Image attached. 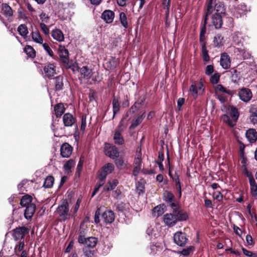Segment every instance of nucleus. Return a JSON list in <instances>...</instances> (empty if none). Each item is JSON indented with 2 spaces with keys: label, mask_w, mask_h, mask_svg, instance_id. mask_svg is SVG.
<instances>
[{
  "label": "nucleus",
  "mask_w": 257,
  "mask_h": 257,
  "mask_svg": "<svg viewBox=\"0 0 257 257\" xmlns=\"http://www.w3.org/2000/svg\"><path fill=\"white\" fill-rule=\"evenodd\" d=\"M213 2L214 0H210L208 4L207 12L205 17V23L211 14H215L222 15L225 13V9L223 3H218L215 4L213 8Z\"/></svg>",
  "instance_id": "f257e3e1"
},
{
  "label": "nucleus",
  "mask_w": 257,
  "mask_h": 257,
  "mask_svg": "<svg viewBox=\"0 0 257 257\" xmlns=\"http://www.w3.org/2000/svg\"><path fill=\"white\" fill-rule=\"evenodd\" d=\"M57 212L61 221L68 220L71 216V214L69 212L68 203L66 201H63L58 207Z\"/></svg>",
  "instance_id": "f03ea898"
},
{
  "label": "nucleus",
  "mask_w": 257,
  "mask_h": 257,
  "mask_svg": "<svg viewBox=\"0 0 257 257\" xmlns=\"http://www.w3.org/2000/svg\"><path fill=\"white\" fill-rule=\"evenodd\" d=\"M114 170L113 164L108 163L103 166L99 171L98 179L105 182L106 176L111 173Z\"/></svg>",
  "instance_id": "7ed1b4c3"
},
{
  "label": "nucleus",
  "mask_w": 257,
  "mask_h": 257,
  "mask_svg": "<svg viewBox=\"0 0 257 257\" xmlns=\"http://www.w3.org/2000/svg\"><path fill=\"white\" fill-rule=\"evenodd\" d=\"M104 152L105 155L112 159H114L119 156L118 149L114 146L108 143L104 144Z\"/></svg>",
  "instance_id": "20e7f679"
},
{
  "label": "nucleus",
  "mask_w": 257,
  "mask_h": 257,
  "mask_svg": "<svg viewBox=\"0 0 257 257\" xmlns=\"http://www.w3.org/2000/svg\"><path fill=\"white\" fill-rule=\"evenodd\" d=\"M141 156V150H140L139 152H137L134 159L133 174L136 177L138 176L141 170L142 164Z\"/></svg>",
  "instance_id": "39448f33"
},
{
  "label": "nucleus",
  "mask_w": 257,
  "mask_h": 257,
  "mask_svg": "<svg viewBox=\"0 0 257 257\" xmlns=\"http://www.w3.org/2000/svg\"><path fill=\"white\" fill-rule=\"evenodd\" d=\"M28 232L29 229L25 226L17 227L13 230V236L15 240H21Z\"/></svg>",
  "instance_id": "423d86ee"
},
{
  "label": "nucleus",
  "mask_w": 257,
  "mask_h": 257,
  "mask_svg": "<svg viewBox=\"0 0 257 257\" xmlns=\"http://www.w3.org/2000/svg\"><path fill=\"white\" fill-rule=\"evenodd\" d=\"M203 85L201 82L193 83L190 87V92L194 98H197L199 94L202 93L203 91Z\"/></svg>",
  "instance_id": "0eeeda50"
},
{
  "label": "nucleus",
  "mask_w": 257,
  "mask_h": 257,
  "mask_svg": "<svg viewBox=\"0 0 257 257\" xmlns=\"http://www.w3.org/2000/svg\"><path fill=\"white\" fill-rule=\"evenodd\" d=\"M187 240L186 234L182 232H177L174 235V241L179 246H184Z\"/></svg>",
  "instance_id": "6e6552de"
},
{
  "label": "nucleus",
  "mask_w": 257,
  "mask_h": 257,
  "mask_svg": "<svg viewBox=\"0 0 257 257\" xmlns=\"http://www.w3.org/2000/svg\"><path fill=\"white\" fill-rule=\"evenodd\" d=\"M239 98L244 102H248L252 97V94L250 89L246 88L241 89L238 92Z\"/></svg>",
  "instance_id": "1a4fd4ad"
},
{
  "label": "nucleus",
  "mask_w": 257,
  "mask_h": 257,
  "mask_svg": "<svg viewBox=\"0 0 257 257\" xmlns=\"http://www.w3.org/2000/svg\"><path fill=\"white\" fill-rule=\"evenodd\" d=\"M72 147L68 143L63 144L60 148L61 155L63 158H68L72 152Z\"/></svg>",
  "instance_id": "9d476101"
},
{
  "label": "nucleus",
  "mask_w": 257,
  "mask_h": 257,
  "mask_svg": "<svg viewBox=\"0 0 257 257\" xmlns=\"http://www.w3.org/2000/svg\"><path fill=\"white\" fill-rule=\"evenodd\" d=\"M164 221L167 225L172 226L177 223V218L174 213L166 214L164 216Z\"/></svg>",
  "instance_id": "9b49d317"
},
{
  "label": "nucleus",
  "mask_w": 257,
  "mask_h": 257,
  "mask_svg": "<svg viewBox=\"0 0 257 257\" xmlns=\"http://www.w3.org/2000/svg\"><path fill=\"white\" fill-rule=\"evenodd\" d=\"M220 64L224 69H227L230 67L231 61L229 55L227 53H223L221 55Z\"/></svg>",
  "instance_id": "f8f14e48"
},
{
  "label": "nucleus",
  "mask_w": 257,
  "mask_h": 257,
  "mask_svg": "<svg viewBox=\"0 0 257 257\" xmlns=\"http://www.w3.org/2000/svg\"><path fill=\"white\" fill-rule=\"evenodd\" d=\"M114 18V13L110 10H105L101 15V18L108 24L111 23Z\"/></svg>",
  "instance_id": "ddd939ff"
},
{
  "label": "nucleus",
  "mask_w": 257,
  "mask_h": 257,
  "mask_svg": "<svg viewBox=\"0 0 257 257\" xmlns=\"http://www.w3.org/2000/svg\"><path fill=\"white\" fill-rule=\"evenodd\" d=\"M79 72H80L81 77L85 79H89L92 75L91 69H89L86 66H83L82 68H79Z\"/></svg>",
  "instance_id": "4468645a"
},
{
  "label": "nucleus",
  "mask_w": 257,
  "mask_h": 257,
  "mask_svg": "<svg viewBox=\"0 0 257 257\" xmlns=\"http://www.w3.org/2000/svg\"><path fill=\"white\" fill-rule=\"evenodd\" d=\"M59 55L64 63H67L68 61L69 52L67 49H65V47L60 45L59 47Z\"/></svg>",
  "instance_id": "2eb2a0df"
},
{
  "label": "nucleus",
  "mask_w": 257,
  "mask_h": 257,
  "mask_svg": "<svg viewBox=\"0 0 257 257\" xmlns=\"http://www.w3.org/2000/svg\"><path fill=\"white\" fill-rule=\"evenodd\" d=\"M102 219L106 223H111L114 220V214L111 210H106L102 215Z\"/></svg>",
  "instance_id": "dca6fc26"
},
{
  "label": "nucleus",
  "mask_w": 257,
  "mask_h": 257,
  "mask_svg": "<svg viewBox=\"0 0 257 257\" xmlns=\"http://www.w3.org/2000/svg\"><path fill=\"white\" fill-rule=\"evenodd\" d=\"M26 207V208L24 212V216L27 219H30L32 218L35 212L36 205L34 204H30V205Z\"/></svg>",
  "instance_id": "f3484780"
},
{
  "label": "nucleus",
  "mask_w": 257,
  "mask_h": 257,
  "mask_svg": "<svg viewBox=\"0 0 257 257\" xmlns=\"http://www.w3.org/2000/svg\"><path fill=\"white\" fill-rule=\"evenodd\" d=\"M212 23L216 29L221 28L222 25V15L215 14H211Z\"/></svg>",
  "instance_id": "a211bd4d"
},
{
  "label": "nucleus",
  "mask_w": 257,
  "mask_h": 257,
  "mask_svg": "<svg viewBox=\"0 0 257 257\" xmlns=\"http://www.w3.org/2000/svg\"><path fill=\"white\" fill-rule=\"evenodd\" d=\"M51 36L55 40L61 42L64 40V36L63 32L58 29L53 30L51 32Z\"/></svg>",
  "instance_id": "6ab92c4d"
},
{
  "label": "nucleus",
  "mask_w": 257,
  "mask_h": 257,
  "mask_svg": "<svg viewBox=\"0 0 257 257\" xmlns=\"http://www.w3.org/2000/svg\"><path fill=\"white\" fill-rule=\"evenodd\" d=\"M2 10L3 15L6 17L10 18L13 16V11L8 4L6 3L3 4L2 5Z\"/></svg>",
  "instance_id": "aec40b11"
},
{
  "label": "nucleus",
  "mask_w": 257,
  "mask_h": 257,
  "mask_svg": "<svg viewBox=\"0 0 257 257\" xmlns=\"http://www.w3.org/2000/svg\"><path fill=\"white\" fill-rule=\"evenodd\" d=\"M249 119L250 122L253 124L257 123V105H251L249 110Z\"/></svg>",
  "instance_id": "412c9836"
},
{
  "label": "nucleus",
  "mask_w": 257,
  "mask_h": 257,
  "mask_svg": "<svg viewBox=\"0 0 257 257\" xmlns=\"http://www.w3.org/2000/svg\"><path fill=\"white\" fill-rule=\"evenodd\" d=\"M63 121L65 126H71L75 122V118L70 113H65L63 117Z\"/></svg>",
  "instance_id": "4be33fe9"
},
{
  "label": "nucleus",
  "mask_w": 257,
  "mask_h": 257,
  "mask_svg": "<svg viewBox=\"0 0 257 257\" xmlns=\"http://www.w3.org/2000/svg\"><path fill=\"white\" fill-rule=\"evenodd\" d=\"M45 76L48 78H50L55 74V67L52 64H49L45 66L44 68Z\"/></svg>",
  "instance_id": "5701e85b"
},
{
  "label": "nucleus",
  "mask_w": 257,
  "mask_h": 257,
  "mask_svg": "<svg viewBox=\"0 0 257 257\" xmlns=\"http://www.w3.org/2000/svg\"><path fill=\"white\" fill-rule=\"evenodd\" d=\"M246 137L250 143L255 142L257 140V132L254 129L248 130L245 134Z\"/></svg>",
  "instance_id": "b1692460"
},
{
  "label": "nucleus",
  "mask_w": 257,
  "mask_h": 257,
  "mask_svg": "<svg viewBox=\"0 0 257 257\" xmlns=\"http://www.w3.org/2000/svg\"><path fill=\"white\" fill-rule=\"evenodd\" d=\"M98 239L94 237H89L84 239L85 247L92 248L97 244Z\"/></svg>",
  "instance_id": "393cba45"
},
{
  "label": "nucleus",
  "mask_w": 257,
  "mask_h": 257,
  "mask_svg": "<svg viewBox=\"0 0 257 257\" xmlns=\"http://www.w3.org/2000/svg\"><path fill=\"white\" fill-rule=\"evenodd\" d=\"M130 209V205L127 203H121L116 206V210L119 213L125 214Z\"/></svg>",
  "instance_id": "a878e982"
},
{
  "label": "nucleus",
  "mask_w": 257,
  "mask_h": 257,
  "mask_svg": "<svg viewBox=\"0 0 257 257\" xmlns=\"http://www.w3.org/2000/svg\"><path fill=\"white\" fill-rule=\"evenodd\" d=\"M236 15H234L236 18L241 17L242 15L244 14L245 12L247 11V7L244 4L239 5L235 9Z\"/></svg>",
  "instance_id": "bb28decb"
},
{
  "label": "nucleus",
  "mask_w": 257,
  "mask_h": 257,
  "mask_svg": "<svg viewBox=\"0 0 257 257\" xmlns=\"http://www.w3.org/2000/svg\"><path fill=\"white\" fill-rule=\"evenodd\" d=\"M33 198L31 196L29 195H26L22 197L21 199L20 204L23 207H27L32 203Z\"/></svg>",
  "instance_id": "cd10ccee"
},
{
  "label": "nucleus",
  "mask_w": 257,
  "mask_h": 257,
  "mask_svg": "<svg viewBox=\"0 0 257 257\" xmlns=\"http://www.w3.org/2000/svg\"><path fill=\"white\" fill-rule=\"evenodd\" d=\"M249 184L251 194L256 196L257 195V185L253 177H249Z\"/></svg>",
  "instance_id": "c85d7f7f"
},
{
  "label": "nucleus",
  "mask_w": 257,
  "mask_h": 257,
  "mask_svg": "<svg viewBox=\"0 0 257 257\" xmlns=\"http://www.w3.org/2000/svg\"><path fill=\"white\" fill-rule=\"evenodd\" d=\"M65 111V108L63 104L59 103L54 107L55 114L57 117L61 116Z\"/></svg>",
  "instance_id": "c756f323"
},
{
  "label": "nucleus",
  "mask_w": 257,
  "mask_h": 257,
  "mask_svg": "<svg viewBox=\"0 0 257 257\" xmlns=\"http://www.w3.org/2000/svg\"><path fill=\"white\" fill-rule=\"evenodd\" d=\"M175 216L177 217L178 221L185 220L188 218V215L186 212L182 210L176 211L175 213Z\"/></svg>",
  "instance_id": "7c9ffc66"
},
{
  "label": "nucleus",
  "mask_w": 257,
  "mask_h": 257,
  "mask_svg": "<svg viewBox=\"0 0 257 257\" xmlns=\"http://www.w3.org/2000/svg\"><path fill=\"white\" fill-rule=\"evenodd\" d=\"M112 104L113 113V117H114V115L119 111L120 109V105L119 103L118 99L116 97H114V98L112 100Z\"/></svg>",
  "instance_id": "2f4dec72"
},
{
  "label": "nucleus",
  "mask_w": 257,
  "mask_h": 257,
  "mask_svg": "<svg viewBox=\"0 0 257 257\" xmlns=\"http://www.w3.org/2000/svg\"><path fill=\"white\" fill-rule=\"evenodd\" d=\"M223 37L220 34L216 35L213 39V44L214 46L220 47L223 45Z\"/></svg>",
  "instance_id": "473e14b6"
},
{
  "label": "nucleus",
  "mask_w": 257,
  "mask_h": 257,
  "mask_svg": "<svg viewBox=\"0 0 257 257\" xmlns=\"http://www.w3.org/2000/svg\"><path fill=\"white\" fill-rule=\"evenodd\" d=\"M145 112H144L141 115L138 116L136 119L132 122L130 126V128H134L141 123L145 117Z\"/></svg>",
  "instance_id": "72a5a7b5"
},
{
  "label": "nucleus",
  "mask_w": 257,
  "mask_h": 257,
  "mask_svg": "<svg viewBox=\"0 0 257 257\" xmlns=\"http://www.w3.org/2000/svg\"><path fill=\"white\" fill-rule=\"evenodd\" d=\"M113 140L114 141V143L118 145H122L124 143V140L121 136L120 133L118 131H116L114 133Z\"/></svg>",
  "instance_id": "f704fd0d"
},
{
  "label": "nucleus",
  "mask_w": 257,
  "mask_h": 257,
  "mask_svg": "<svg viewBox=\"0 0 257 257\" xmlns=\"http://www.w3.org/2000/svg\"><path fill=\"white\" fill-rule=\"evenodd\" d=\"M55 86L57 90H60L62 89L63 82L62 76H59L55 79Z\"/></svg>",
  "instance_id": "c9c22d12"
},
{
  "label": "nucleus",
  "mask_w": 257,
  "mask_h": 257,
  "mask_svg": "<svg viewBox=\"0 0 257 257\" xmlns=\"http://www.w3.org/2000/svg\"><path fill=\"white\" fill-rule=\"evenodd\" d=\"M32 38L35 42L43 44V39L39 32H33L32 33Z\"/></svg>",
  "instance_id": "e433bc0d"
},
{
  "label": "nucleus",
  "mask_w": 257,
  "mask_h": 257,
  "mask_svg": "<svg viewBox=\"0 0 257 257\" xmlns=\"http://www.w3.org/2000/svg\"><path fill=\"white\" fill-rule=\"evenodd\" d=\"M18 31L22 37H26L28 34L27 27L24 24H21L18 27Z\"/></svg>",
  "instance_id": "4c0bfd02"
},
{
  "label": "nucleus",
  "mask_w": 257,
  "mask_h": 257,
  "mask_svg": "<svg viewBox=\"0 0 257 257\" xmlns=\"http://www.w3.org/2000/svg\"><path fill=\"white\" fill-rule=\"evenodd\" d=\"M119 20L122 26L126 29L128 28V23L127 21V17L126 15L123 12H121L119 14Z\"/></svg>",
  "instance_id": "58836bf2"
},
{
  "label": "nucleus",
  "mask_w": 257,
  "mask_h": 257,
  "mask_svg": "<svg viewBox=\"0 0 257 257\" xmlns=\"http://www.w3.org/2000/svg\"><path fill=\"white\" fill-rule=\"evenodd\" d=\"M54 181V179L52 176H48L45 179L43 186L45 188H51L53 185Z\"/></svg>",
  "instance_id": "ea45409f"
},
{
  "label": "nucleus",
  "mask_w": 257,
  "mask_h": 257,
  "mask_svg": "<svg viewBox=\"0 0 257 257\" xmlns=\"http://www.w3.org/2000/svg\"><path fill=\"white\" fill-rule=\"evenodd\" d=\"M170 3V0H163L162 3V4L164 7V9L166 10L165 16L166 18H168L169 16Z\"/></svg>",
  "instance_id": "a19ab883"
},
{
  "label": "nucleus",
  "mask_w": 257,
  "mask_h": 257,
  "mask_svg": "<svg viewBox=\"0 0 257 257\" xmlns=\"http://www.w3.org/2000/svg\"><path fill=\"white\" fill-rule=\"evenodd\" d=\"M222 119L223 121L226 122L230 126H233L236 122L233 119L232 120H231L229 116L226 114H224L222 116Z\"/></svg>",
  "instance_id": "79ce46f5"
},
{
  "label": "nucleus",
  "mask_w": 257,
  "mask_h": 257,
  "mask_svg": "<svg viewBox=\"0 0 257 257\" xmlns=\"http://www.w3.org/2000/svg\"><path fill=\"white\" fill-rule=\"evenodd\" d=\"M25 52L28 56L33 58L35 56V51L33 48L30 46H27L24 49Z\"/></svg>",
  "instance_id": "37998d69"
},
{
  "label": "nucleus",
  "mask_w": 257,
  "mask_h": 257,
  "mask_svg": "<svg viewBox=\"0 0 257 257\" xmlns=\"http://www.w3.org/2000/svg\"><path fill=\"white\" fill-rule=\"evenodd\" d=\"M202 56L204 61L207 62L209 60V56L208 54V51L206 49V46L204 44L201 47Z\"/></svg>",
  "instance_id": "c03bdc74"
},
{
  "label": "nucleus",
  "mask_w": 257,
  "mask_h": 257,
  "mask_svg": "<svg viewBox=\"0 0 257 257\" xmlns=\"http://www.w3.org/2000/svg\"><path fill=\"white\" fill-rule=\"evenodd\" d=\"M230 115L232 118L235 120L237 121L238 116H239V112L237 108L235 107H231L230 109Z\"/></svg>",
  "instance_id": "a18cd8bd"
},
{
  "label": "nucleus",
  "mask_w": 257,
  "mask_h": 257,
  "mask_svg": "<svg viewBox=\"0 0 257 257\" xmlns=\"http://www.w3.org/2000/svg\"><path fill=\"white\" fill-rule=\"evenodd\" d=\"M237 50L244 59H248L251 57V54L246 50L239 49H237Z\"/></svg>",
  "instance_id": "49530a36"
},
{
  "label": "nucleus",
  "mask_w": 257,
  "mask_h": 257,
  "mask_svg": "<svg viewBox=\"0 0 257 257\" xmlns=\"http://www.w3.org/2000/svg\"><path fill=\"white\" fill-rule=\"evenodd\" d=\"M194 250V247L193 246H189L186 248H184L180 252V253L184 256H187L190 254L191 252H192Z\"/></svg>",
  "instance_id": "de8ad7c7"
},
{
  "label": "nucleus",
  "mask_w": 257,
  "mask_h": 257,
  "mask_svg": "<svg viewBox=\"0 0 257 257\" xmlns=\"http://www.w3.org/2000/svg\"><path fill=\"white\" fill-rule=\"evenodd\" d=\"M118 181L116 179H114L112 180V182H109V186L108 187H105L104 188V191H109L110 190H112L115 188V187L117 186L118 184Z\"/></svg>",
  "instance_id": "09e8293b"
},
{
  "label": "nucleus",
  "mask_w": 257,
  "mask_h": 257,
  "mask_svg": "<svg viewBox=\"0 0 257 257\" xmlns=\"http://www.w3.org/2000/svg\"><path fill=\"white\" fill-rule=\"evenodd\" d=\"M164 198L165 200L168 203L173 201L174 200V195L168 191H166L164 194Z\"/></svg>",
  "instance_id": "8fccbe9b"
},
{
  "label": "nucleus",
  "mask_w": 257,
  "mask_h": 257,
  "mask_svg": "<svg viewBox=\"0 0 257 257\" xmlns=\"http://www.w3.org/2000/svg\"><path fill=\"white\" fill-rule=\"evenodd\" d=\"M164 213V209L161 206H157L153 209V214L155 216H159Z\"/></svg>",
  "instance_id": "3c124183"
},
{
  "label": "nucleus",
  "mask_w": 257,
  "mask_h": 257,
  "mask_svg": "<svg viewBox=\"0 0 257 257\" xmlns=\"http://www.w3.org/2000/svg\"><path fill=\"white\" fill-rule=\"evenodd\" d=\"M75 162L72 159H70L66 162V163L64 165V169L65 170L68 171H69L72 167L74 166Z\"/></svg>",
  "instance_id": "603ef678"
},
{
  "label": "nucleus",
  "mask_w": 257,
  "mask_h": 257,
  "mask_svg": "<svg viewBox=\"0 0 257 257\" xmlns=\"http://www.w3.org/2000/svg\"><path fill=\"white\" fill-rule=\"evenodd\" d=\"M115 164L116 167L119 169H122L125 168L126 166L124 161L122 158L116 160L115 161Z\"/></svg>",
  "instance_id": "864d4df0"
},
{
  "label": "nucleus",
  "mask_w": 257,
  "mask_h": 257,
  "mask_svg": "<svg viewBox=\"0 0 257 257\" xmlns=\"http://www.w3.org/2000/svg\"><path fill=\"white\" fill-rule=\"evenodd\" d=\"M137 192L139 194H141L144 192V186L142 181H138L136 184Z\"/></svg>",
  "instance_id": "5fc2aeb1"
},
{
  "label": "nucleus",
  "mask_w": 257,
  "mask_h": 257,
  "mask_svg": "<svg viewBox=\"0 0 257 257\" xmlns=\"http://www.w3.org/2000/svg\"><path fill=\"white\" fill-rule=\"evenodd\" d=\"M104 183L105 182L102 181L101 180H99L97 185L95 186L92 192L91 197H93L95 195V194L97 192L99 188L104 184Z\"/></svg>",
  "instance_id": "6e6d98bb"
},
{
  "label": "nucleus",
  "mask_w": 257,
  "mask_h": 257,
  "mask_svg": "<svg viewBox=\"0 0 257 257\" xmlns=\"http://www.w3.org/2000/svg\"><path fill=\"white\" fill-rule=\"evenodd\" d=\"M104 183L105 182L102 181L101 180H99L97 185L95 186L92 192L91 197H93L95 195V194L97 192L99 188L104 184Z\"/></svg>",
  "instance_id": "4d7b16f0"
},
{
  "label": "nucleus",
  "mask_w": 257,
  "mask_h": 257,
  "mask_svg": "<svg viewBox=\"0 0 257 257\" xmlns=\"http://www.w3.org/2000/svg\"><path fill=\"white\" fill-rule=\"evenodd\" d=\"M104 183L105 182L102 181L101 180H99L97 185L95 186L92 192L91 197H93L95 195V194L97 192L99 188L104 184Z\"/></svg>",
  "instance_id": "13d9d810"
},
{
  "label": "nucleus",
  "mask_w": 257,
  "mask_h": 257,
  "mask_svg": "<svg viewBox=\"0 0 257 257\" xmlns=\"http://www.w3.org/2000/svg\"><path fill=\"white\" fill-rule=\"evenodd\" d=\"M90 248H87V247H84L83 248V252L84 253V255L86 257H92L93 255V251L91 250Z\"/></svg>",
  "instance_id": "bf43d9fd"
},
{
  "label": "nucleus",
  "mask_w": 257,
  "mask_h": 257,
  "mask_svg": "<svg viewBox=\"0 0 257 257\" xmlns=\"http://www.w3.org/2000/svg\"><path fill=\"white\" fill-rule=\"evenodd\" d=\"M24 245H25V243H24V240H23V241L21 240L19 242V244L17 245L15 248V251L16 254H18V252H20L21 251H22L23 249Z\"/></svg>",
  "instance_id": "052dcab7"
},
{
  "label": "nucleus",
  "mask_w": 257,
  "mask_h": 257,
  "mask_svg": "<svg viewBox=\"0 0 257 257\" xmlns=\"http://www.w3.org/2000/svg\"><path fill=\"white\" fill-rule=\"evenodd\" d=\"M43 44V47L44 50L47 52V54L50 56L53 57V52L52 49L49 47V45L47 43H44Z\"/></svg>",
  "instance_id": "680f3d73"
},
{
  "label": "nucleus",
  "mask_w": 257,
  "mask_h": 257,
  "mask_svg": "<svg viewBox=\"0 0 257 257\" xmlns=\"http://www.w3.org/2000/svg\"><path fill=\"white\" fill-rule=\"evenodd\" d=\"M40 28H41L42 31L44 33V34L46 36L49 35V29L48 28V27L43 23H40Z\"/></svg>",
  "instance_id": "e2e57ef3"
},
{
  "label": "nucleus",
  "mask_w": 257,
  "mask_h": 257,
  "mask_svg": "<svg viewBox=\"0 0 257 257\" xmlns=\"http://www.w3.org/2000/svg\"><path fill=\"white\" fill-rule=\"evenodd\" d=\"M86 126V116L82 115L81 118V127L80 129L82 131L84 132Z\"/></svg>",
  "instance_id": "0e129e2a"
},
{
  "label": "nucleus",
  "mask_w": 257,
  "mask_h": 257,
  "mask_svg": "<svg viewBox=\"0 0 257 257\" xmlns=\"http://www.w3.org/2000/svg\"><path fill=\"white\" fill-rule=\"evenodd\" d=\"M242 250L243 251V254L247 256H248V257H257V255L254 253H253L251 251H249L244 248H242Z\"/></svg>",
  "instance_id": "69168bd1"
},
{
  "label": "nucleus",
  "mask_w": 257,
  "mask_h": 257,
  "mask_svg": "<svg viewBox=\"0 0 257 257\" xmlns=\"http://www.w3.org/2000/svg\"><path fill=\"white\" fill-rule=\"evenodd\" d=\"M213 197L218 201H221L223 199V196L219 191L214 192L213 194Z\"/></svg>",
  "instance_id": "338daca9"
},
{
  "label": "nucleus",
  "mask_w": 257,
  "mask_h": 257,
  "mask_svg": "<svg viewBox=\"0 0 257 257\" xmlns=\"http://www.w3.org/2000/svg\"><path fill=\"white\" fill-rule=\"evenodd\" d=\"M220 76L218 74H215L210 78V81L212 84H216L219 80Z\"/></svg>",
  "instance_id": "774afa93"
}]
</instances>
